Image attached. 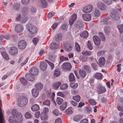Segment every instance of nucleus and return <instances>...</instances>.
I'll use <instances>...</instances> for the list:
<instances>
[{
    "mask_svg": "<svg viewBox=\"0 0 123 123\" xmlns=\"http://www.w3.org/2000/svg\"><path fill=\"white\" fill-rule=\"evenodd\" d=\"M20 81L21 83L24 85H25L27 84V80L24 78H21L20 79Z\"/></svg>",
    "mask_w": 123,
    "mask_h": 123,
    "instance_id": "obj_42",
    "label": "nucleus"
},
{
    "mask_svg": "<svg viewBox=\"0 0 123 123\" xmlns=\"http://www.w3.org/2000/svg\"><path fill=\"white\" fill-rule=\"evenodd\" d=\"M93 6L92 5H89L86 6L84 7L83 9V12L85 13H89L92 10Z\"/></svg>",
    "mask_w": 123,
    "mask_h": 123,
    "instance_id": "obj_8",
    "label": "nucleus"
},
{
    "mask_svg": "<svg viewBox=\"0 0 123 123\" xmlns=\"http://www.w3.org/2000/svg\"><path fill=\"white\" fill-rule=\"evenodd\" d=\"M75 50L78 52H80V46L76 42L75 43Z\"/></svg>",
    "mask_w": 123,
    "mask_h": 123,
    "instance_id": "obj_40",
    "label": "nucleus"
},
{
    "mask_svg": "<svg viewBox=\"0 0 123 123\" xmlns=\"http://www.w3.org/2000/svg\"><path fill=\"white\" fill-rule=\"evenodd\" d=\"M31 75L36 76L38 73V70L36 67H33L31 68L29 71Z\"/></svg>",
    "mask_w": 123,
    "mask_h": 123,
    "instance_id": "obj_9",
    "label": "nucleus"
},
{
    "mask_svg": "<svg viewBox=\"0 0 123 123\" xmlns=\"http://www.w3.org/2000/svg\"><path fill=\"white\" fill-rule=\"evenodd\" d=\"M110 15L111 17L115 20H118L119 18L118 13L115 10H113L111 12Z\"/></svg>",
    "mask_w": 123,
    "mask_h": 123,
    "instance_id": "obj_5",
    "label": "nucleus"
},
{
    "mask_svg": "<svg viewBox=\"0 0 123 123\" xmlns=\"http://www.w3.org/2000/svg\"><path fill=\"white\" fill-rule=\"evenodd\" d=\"M37 11L36 8L35 7L32 6L30 8V12L32 13H36Z\"/></svg>",
    "mask_w": 123,
    "mask_h": 123,
    "instance_id": "obj_48",
    "label": "nucleus"
},
{
    "mask_svg": "<svg viewBox=\"0 0 123 123\" xmlns=\"http://www.w3.org/2000/svg\"><path fill=\"white\" fill-rule=\"evenodd\" d=\"M26 27L31 34H35L37 31V29L36 26L30 24H29L26 25Z\"/></svg>",
    "mask_w": 123,
    "mask_h": 123,
    "instance_id": "obj_2",
    "label": "nucleus"
},
{
    "mask_svg": "<svg viewBox=\"0 0 123 123\" xmlns=\"http://www.w3.org/2000/svg\"><path fill=\"white\" fill-rule=\"evenodd\" d=\"M16 31L19 33L22 32L24 29L23 26L21 24L17 25L15 27Z\"/></svg>",
    "mask_w": 123,
    "mask_h": 123,
    "instance_id": "obj_12",
    "label": "nucleus"
},
{
    "mask_svg": "<svg viewBox=\"0 0 123 123\" xmlns=\"http://www.w3.org/2000/svg\"><path fill=\"white\" fill-rule=\"evenodd\" d=\"M59 47V45L57 43H52L50 45V49H55L58 48Z\"/></svg>",
    "mask_w": 123,
    "mask_h": 123,
    "instance_id": "obj_31",
    "label": "nucleus"
},
{
    "mask_svg": "<svg viewBox=\"0 0 123 123\" xmlns=\"http://www.w3.org/2000/svg\"><path fill=\"white\" fill-rule=\"evenodd\" d=\"M56 101L59 105H60L63 102V100L60 98L58 97L56 99Z\"/></svg>",
    "mask_w": 123,
    "mask_h": 123,
    "instance_id": "obj_45",
    "label": "nucleus"
},
{
    "mask_svg": "<svg viewBox=\"0 0 123 123\" xmlns=\"http://www.w3.org/2000/svg\"><path fill=\"white\" fill-rule=\"evenodd\" d=\"M53 113L56 116H58L60 115V113L58 111L57 109H55L52 111Z\"/></svg>",
    "mask_w": 123,
    "mask_h": 123,
    "instance_id": "obj_59",
    "label": "nucleus"
},
{
    "mask_svg": "<svg viewBox=\"0 0 123 123\" xmlns=\"http://www.w3.org/2000/svg\"><path fill=\"white\" fill-rule=\"evenodd\" d=\"M112 20L109 17L101 19L100 22L102 24H110L112 23Z\"/></svg>",
    "mask_w": 123,
    "mask_h": 123,
    "instance_id": "obj_7",
    "label": "nucleus"
},
{
    "mask_svg": "<svg viewBox=\"0 0 123 123\" xmlns=\"http://www.w3.org/2000/svg\"><path fill=\"white\" fill-rule=\"evenodd\" d=\"M61 83L60 82H57L54 83L53 85V87L55 89H57L61 85Z\"/></svg>",
    "mask_w": 123,
    "mask_h": 123,
    "instance_id": "obj_28",
    "label": "nucleus"
},
{
    "mask_svg": "<svg viewBox=\"0 0 123 123\" xmlns=\"http://www.w3.org/2000/svg\"><path fill=\"white\" fill-rule=\"evenodd\" d=\"M47 63L45 62H41L40 63V68L43 71H45L47 67Z\"/></svg>",
    "mask_w": 123,
    "mask_h": 123,
    "instance_id": "obj_16",
    "label": "nucleus"
},
{
    "mask_svg": "<svg viewBox=\"0 0 123 123\" xmlns=\"http://www.w3.org/2000/svg\"><path fill=\"white\" fill-rule=\"evenodd\" d=\"M100 11L98 9L95 10L94 12V17L97 18L100 16Z\"/></svg>",
    "mask_w": 123,
    "mask_h": 123,
    "instance_id": "obj_26",
    "label": "nucleus"
},
{
    "mask_svg": "<svg viewBox=\"0 0 123 123\" xmlns=\"http://www.w3.org/2000/svg\"><path fill=\"white\" fill-rule=\"evenodd\" d=\"M35 76L31 75L30 73L27 74L26 75L25 77L27 80L30 81H34L35 79Z\"/></svg>",
    "mask_w": 123,
    "mask_h": 123,
    "instance_id": "obj_18",
    "label": "nucleus"
},
{
    "mask_svg": "<svg viewBox=\"0 0 123 123\" xmlns=\"http://www.w3.org/2000/svg\"><path fill=\"white\" fill-rule=\"evenodd\" d=\"M68 27V26L65 24L63 25H62L61 27V28L62 30H66Z\"/></svg>",
    "mask_w": 123,
    "mask_h": 123,
    "instance_id": "obj_63",
    "label": "nucleus"
},
{
    "mask_svg": "<svg viewBox=\"0 0 123 123\" xmlns=\"http://www.w3.org/2000/svg\"><path fill=\"white\" fill-rule=\"evenodd\" d=\"M35 86L37 90L41 91L43 88V85L41 83H38L35 85Z\"/></svg>",
    "mask_w": 123,
    "mask_h": 123,
    "instance_id": "obj_25",
    "label": "nucleus"
},
{
    "mask_svg": "<svg viewBox=\"0 0 123 123\" xmlns=\"http://www.w3.org/2000/svg\"><path fill=\"white\" fill-rule=\"evenodd\" d=\"M79 73L81 77L84 78L85 76L86 73L82 69L80 70H79Z\"/></svg>",
    "mask_w": 123,
    "mask_h": 123,
    "instance_id": "obj_38",
    "label": "nucleus"
},
{
    "mask_svg": "<svg viewBox=\"0 0 123 123\" xmlns=\"http://www.w3.org/2000/svg\"><path fill=\"white\" fill-rule=\"evenodd\" d=\"M62 68L64 71H69L71 69L72 66L70 63H64L62 64Z\"/></svg>",
    "mask_w": 123,
    "mask_h": 123,
    "instance_id": "obj_4",
    "label": "nucleus"
},
{
    "mask_svg": "<svg viewBox=\"0 0 123 123\" xmlns=\"http://www.w3.org/2000/svg\"><path fill=\"white\" fill-rule=\"evenodd\" d=\"M8 121L10 123H18L14 117L10 116L9 117Z\"/></svg>",
    "mask_w": 123,
    "mask_h": 123,
    "instance_id": "obj_27",
    "label": "nucleus"
},
{
    "mask_svg": "<svg viewBox=\"0 0 123 123\" xmlns=\"http://www.w3.org/2000/svg\"><path fill=\"white\" fill-rule=\"evenodd\" d=\"M41 4L43 8H45L47 6V3L45 0H40Z\"/></svg>",
    "mask_w": 123,
    "mask_h": 123,
    "instance_id": "obj_37",
    "label": "nucleus"
},
{
    "mask_svg": "<svg viewBox=\"0 0 123 123\" xmlns=\"http://www.w3.org/2000/svg\"><path fill=\"white\" fill-rule=\"evenodd\" d=\"M67 102H64L63 104L60 107V109L62 111L64 110L66 107Z\"/></svg>",
    "mask_w": 123,
    "mask_h": 123,
    "instance_id": "obj_41",
    "label": "nucleus"
},
{
    "mask_svg": "<svg viewBox=\"0 0 123 123\" xmlns=\"http://www.w3.org/2000/svg\"><path fill=\"white\" fill-rule=\"evenodd\" d=\"M15 117L18 119L22 118V115L20 113H16V115Z\"/></svg>",
    "mask_w": 123,
    "mask_h": 123,
    "instance_id": "obj_57",
    "label": "nucleus"
},
{
    "mask_svg": "<svg viewBox=\"0 0 123 123\" xmlns=\"http://www.w3.org/2000/svg\"><path fill=\"white\" fill-rule=\"evenodd\" d=\"M20 5L18 3H15L13 4V8L14 10L16 11H18L20 9Z\"/></svg>",
    "mask_w": 123,
    "mask_h": 123,
    "instance_id": "obj_33",
    "label": "nucleus"
},
{
    "mask_svg": "<svg viewBox=\"0 0 123 123\" xmlns=\"http://www.w3.org/2000/svg\"><path fill=\"white\" fill-rule=\"evenodd\" d=\"M45 61L47 62L49 65L50 66L51 68V69L52 70L54 67V64L52 62L47 60H45Z\"/></svg>",
    "mask_w": 123,
    "mask_h": 123,
    "instance_id": "obj_53",
    "label": "nucleus"
},
{
    "mask_svg": "<svg viewBox=\"0 0 123 123\" xmlns=\"http://www.w3.org/2000/svg\"><path fill=\"white\" fill-rule=\"evenodd\" d=\"M69 79L70 81H72L75 80V77L73 73H70L69 76Z\"/></svg>",
    "mask_w": 123,
    "mask_h": 123,
    "instance_id": "obj_43",
    "label": "nucleus"
},
{
    "mask_svg": "<svg viewBox=\"0 0 123 123\" xmlns=\"http://www.w3.org/2000/svg\"><path fill=\"white\" fill-rule=\"evenodd\" d=\"M64 45V49L67 52L70 51L72 49V47L67 44Z\"/></svg>",
    "mask_w": 123,
    "mask_h": 123,
    "instance_id": "obj_24",
    "label": "nucleus"
},
{
    "mask_svg": "<svg viewBox=\"0 0 123 123\" xmlns=\"http://www.w3.org/2000/svg\"><path fill=\"white\" fill-rule=\"evenodd\" d=\"M84 26L83 23L80 20L77 21L74 24V27L76 30H77V31H79Z\"/></svg>",
    "mask_w": 123,
    "mask_h": 123,
    "instance_id": "obj_3",
    "label": "nucleus"
},
{
    "mask_svg": "<svg viewBox=\"0 0 123 123\" xmlns=\"http://www.w3.org/2000/svg\"><path fill=\"white\" fill-rule=\"evenodd\" d=\"M111 28L108 26L105 27L104 28V30L105 33L107 35L109 34L111 32Z\"/></svg>",
    "mask_w": 123,
    "mask_h": 123,
    "instance_id": "obj_29",
    "label": "nucleus"
},
{
    "mask_svg": "<svg viewBox=\"0 0 123 123\" xmlns=\"http://www.w3.org/2000/svg\"><path fill=\"white\" fill-rule=\"evenodd\" d=\"M68 87V86L67 84H64L61 85L60 87V88L62 90L66 89Z\"/></svg>",
    "mask_w": 123,
    "mask_h": 123,
    "instance_id": "obj_51",
    "label": "nucleus"
},
{
    "mask_svg": "<svg viewBox=\"0 0 123 123\" xmlns=\"http://www.w3.org/2000/svg\"><path fill=\"white\" fill-rule=\"evenodd\" d=\"M95 78L98 80H100L102 78V74L101 73H96L94 75Z\"/></svg>",
    "mask_w": 123,
    "mask_h": 123,
    "instance_id": "obj_34",
    "label": "nucleus"
},
{
    "mask_svg": "<svg viewBox=\"0 0 123 123\" xmlns=\"http://www.w3.org/2000/svg\"><path fill=\"white\" fill-rule=\"evenodd\" d=\"M43 104L44 105L49 106L50 104V102L49 100H45L43 102Z\"/></svg>",
    "mask_w": 123,
    "mask_h": 123,
    "instance_id": "obj_49",
    "label": "nucleus"
},
{
    "mask_svg": "<svg viewBox=\"0 0 123 123\" xmlns=\"http://www.w3.org/2000/svg\"><path fill=\"white\" fill-rule=\"evenodd\" d=\"M88 101L90 104L92 105H95L96 104V102L95 101L92 99H89L88 100Z\"/></svg>",
    "mask_w": 123,
    "mask_h": 123,
    "instance_id": "obj_56",
    "label": "nucleus"
},
{
    "mask_svg": "<svg viewBox=\"0 0 123 123\" xmlns=\"http://www.w3.org/2000/svg\"><path fill=\"white\" fill-rule=\"evenodd\" d=\"M82 54L85 55H91V52L90 51H87L85 52H82Z\"/></svg>",
    "mask_w": 123,
    "mask_h": 123,
    "instance_id": "obj_58",
    "label": "nucleus"
},
{
    "mask_svg": "<svg viewBox=\"0 0 123 123\" xmlns=\"http://www.w3.org/2000/svg\"><path fill=\"white\" fill-rule=\"evenodd\" d=\"M25 116L26 118L29 119L31 118L32 116L29 112H27L25 113Z\"/></svg>",
    "mask_w": 123,
    "mask_h": 123,
    "instance_id": "obj_44",
    "label": "nucleus"
},
{
    "mask_svg": "<svg viewBox=\"0 0 123 123\" xmlns=\"http://www.w3.org/2000/svg\"><path fill=\"white\" fill-rule=\"evenodd\" d=\"M88 121L87 119H84L81 120L80 123H88Z\"/></svg>",
    "mask_w": 123,
    "mask_h": 123,
    "instance_id": "obj_64",
    "label": "nucleus"
},
{
    "mask_svg": "<svg viewBox=\"0 0 123 123\" xmlns=\"http://www.w3.org/2000/svg\"><path fill=\"white\" fill-rule=\"evenodd\" d=\"M1 54L4 58L6 60H8L9 59V58L8 55L5 52H1Z\"/></svg>",
    "mask_w": 123,
    "mask_h": 123,
    "instance_id": "obj_35",
    "label": "nucleus"
},
{
    "mask_svg": "<svg viewBox=\"0 0 123 123\" xmlns=\"http://www.w3.org/2000/svg\"><path fill=\"white\" fill-rule=\"evenodd\" d=\"M103 1L108 5H110L112 2V0H103Z\"/></svg>",
    "mask_w": 123,
    "mask_h": 123,
    "instance_id": "obj_61",
    "label": "nucleus"
},
{
    "mask_svg": "<svg viewBox=\"0 0 123 123\" xmlns=\"http://www.w3.org/2000/svg\"><path fill=\"white\" fill-rule=\"evenodd\" d=\"M83 116L82 115H74L73 117V119L75 122H78L82 118Z\"/></svg>",
    "mask_w": 123,
    "mask_h": 123,
    "instance_id": "obj_19",
    "label": "nucleus"
},
{
    "mask_svg": "<svg viewBox=\"0 0 123 123\" xmlns=\"http://www.w3.org/2000/svg\"><path fill=\"white\" fill-rule=\"evenodd\" d=\"M97 91L99 94H101L106 91V89L101 84H98L97 87Z\"/></svg>",
    "mask_w": 123,
    "mask_h": 123,
    "instance_id": "obj_6",
    "label": "nucleus"
},
{
    "mask_svg": "<svg viewBox=\"0 0 123 123\" xmlns=\"http://www.w3.org/2000/svg\"><path fill=\"white\" fill-rule=\"evenodd\" d=\"M18 101V105L20 107H22L27 104L28 100L26 97L22 96L19 97Z\"/></svg>",
    "mask_w": 123,
    "mask_h": 123,
    "instance_id": "obj_1",
    "label": "nucleus"
},
{
    "mask_svg": "<svg viewBox=\"0 0 123 123\" xmlns=\"http://www.w3.org/2000/svg\"><path fill=\"white\" fill-rule=\"evenodd\" d=\"M26 45L25 41L24 40L20 41L18 44V48L21 49H24Z\"/></svg>",
    "mask_w": 123,
    "mask_h": 123,
    "instance_id": "obj_10",
    "label": "nucleus"
},
{
    "mask_svg": "<svg viewBox=\"0 0 123 123\" xmlns=\"http://www.w3.org/2000/svg\"><path fill=\"white\" fill-rule=\"evenodd\" d=\"M82 17L83 19L85 21H88L91 19V16L90 14H83Z\"/></svg>",
    "mask_w": 123,
    "mask_h": 123,
    "instance_id": "obj_20",
    "label": "nucleus"
},
{
    "mask_svg": "<svg viewBox=\"0 0 123 123\" xmlns=\"http://www.w3.org/2000/svg\"><path fill=\"white\" fill-rule=\"evenodd\" d=\"M28 17H22V19H21V22L22 23H25L27 20L28 19Z\"/></svg>",
    "mask_w": 123,
    "mask_h": 123,
    "instance_id": "obj_55",
    "label": "nucleus"
},
{
    "mask_svg": "<svg viewBox=\"0 0 123 123\" xmlns=\"http://www.w3.org/2000/svg\"><path fill=\"white\" fill-rule=\"evenodd\" d=\"M91 67L90 66L86 65L83 66L85 70L88 73H90L91 72Z\"/></svg>",
    "mask_w": 123,
    "mask_h": 123,
    "instance_id": "obj_39",
    "label": "nucleus"
},
{
    "mask_svg": "<svg viewBox=\"0 0 123 123\" xmlns=\"http://www.w3.org/2000/svg\"><path fill=\"white\" fill-rule=\"evenodd\" d=\"M31 110L33 111H36L39 109V107L38 105L36 104L33 105L31 107Z\"/></svg>",
    "mask_w": 123,
    "mask_h": 123,
    "instance_id": "obj_32",
    "label": "nucleus"
},
{
    "mask_svg": "<svg viewBox=\"0 0 123 123\" xmlns=\"http://www.w3.org/2000/svg\"><path fill=\"white\" fill-rule=\"evenodd\" d=\"M99 64L100 67L103 66L105 64V58L103 57H101L99 60Z\"/></svg>",
    "mask_w": 123,
    "mask_h": 123,
    "instance_id": "obj_21",
    "label": "nucleus"
},
{
    "mask_svg": "<svg viewBox=\"0 0 123 123\" xmlns=\"http://www.w3.org/2000/svg\"><path fill=\"white\" fill-rule=\"evenodd\" d=\"M60 75V72L58 71V70L56 69L55 70L54 73V75L56 77H58Z\"/></svg>",
    "mask_w": 123,
    "mask_h": 123,
    "instance_id": "obj_47",
    "label": "nucleus"
},
{
    "mask_svg": "<svg viewBox=\"0 0 123 123\" xmlns=\"http://www.w3.org/2000/svg\"><path fill=\"white\" fill-rule=\"evenodd\" d=\"M70 104L74 106H77L78 105V103L72 100L70 101Z\"/></svg>",
    "mask_w": 123,
    "mask_h": 123,
    "instance_id": "obj_62",
    "label": "nucleus"
},
{
    "mask_svg": "<svg viewBox=\"0 0 123 123\" xmlns=\"http://www.w3.org/2000/svg\"><path fill=\"white\" fill-rule=\"evenodd\" d=\"M77 15L76 14H74L72 16L69 20L70 25H71L74 23V21L77 18Z\"/></svg>",
    "mask_w": 123,
    "mask_h": 123,
    "instance_id": "obj_14",
    "label": "nucleus"
},
{
    "mask_svg": "<svg viewBox=\"0 0 123 123\" xmlns=\"http://www.w3.org/2000/svg\"><path fill=\"white\" fill-rule=\"evenodd\" d=\"M98 7L100 10H104L105 8V5L101 2L99 1L97 3Z\"/></svg>",
    "mask_w": 123,
    "mask_h": 123,
    "instance_id": "obj_17",
    "label": "nucleus"
},
{
    "mask_svg": "<svg viewBox=\"0 0 123 123\" xmlns=\"http://www.w3.org/2000/svg\"><path fill=\"white\" fill-rule=\"evenodd\" d=\"M93 40L95 44L96 45H98L100 43V40L98 36H95L93 37Z\"/></svg>",
    "mask_w": 123,
    "mask_h": 123,
    "instance_id": "obj_15",
    "label": "nucleus"
},
{
    "mask_svg": "<svg viewBox=\"0 0 123 123\" xmlns=\"http://www.w3.org/2000/svg\"><path fill=\"white\" fill-rule=\"evenodd\" d=\"M22 13L25 15L28 14L29 12V8L28 6H25L23 8L22 10Z\"/></svg>",
    "mask_w": 123,
    "mask_h": 123,
    "instance_id": "obj_23",
    "label": "nucleus"
},
{
    "mask_svg": "<svg viewBox=\"0 0 123 123\" xmlns=\"http://www.w3.org/2000/svg\"><path fill=\"white\" fill-rule=\"evenodd\" d=\"M88 48L90 50L92 49H93V46L92 45L90 41H88L87 43Z\"/></svg>",
    "mask_w": 123,
    "mask_h": 123,
    "instance_id": "obj_60",
    "label": "nucleus"
},
{
    "mask_svg": "<svg viewBox=\"0 0 123 123\" xmlns=\"http://www.w3.org/2000/svg\"><path fill=\"white\" fill-rule=\"evenodd\" d=\"M99 36L100 38V39L102 41H104L105 40V38L103 34L100 32H99Z\"/></svg>",
    "mask_w": 123,
    "mask_h": 123,
    "instance_id": "obj_46",
    "label": "nucleus"
},
{
    "mask_svg": "<svg viewBox=\"0 0 123 123\" xmlns=\"http://www.w3.org/2000/svg\"><path fill=\"white\" fill-rule=\"evenodd\" d=\"M118 28L120 33H122L123 32V24L121 25L118 26Z\"/></svg>",
    "mask_w": 123,
    "mask_h": 123,
    "instance_id": "obj_54",
    "label": "nucleus"
},
{
    "mask_svg": "<svg viewBox=\"0 0 123 123\" xmlns=\"http://www.w3.org/2000/svg\"><path fill=\"white\" fill-rule=\"evenodd\" d=\"M18 52L17 48L15 47H11L10 49V54L12 55H14L16 54Z\"/></svg>",
    "mask_w": 123,
    "mask_h": 123,
    "instance_id": "obj_11",
    "label": "nucleus"
},
{
    "mask_svg": "<svg viewBox=\"0 0 123 123\" xmlns=\"http://www.w3.org/2000/svg\"><path fill=\"white\" fill-rule=\"evenodd\" d=\"M32 95L35 97H37L38 95L39 92L36 89H33L32 91Z\"/></svg>",
    "mask_w": 123,
    "mask_h": 123,
    "instance_id": "obj_22",
    "label": "nucleus"
},
{
    "mask_svg": "<svg viewBox=\"0 0 123 123\" xmlns=\"http://www.w3.org/2000/svg\"><path fill=\"white\" fill-rule=\"evenodd\" d=\"M62 34L59 33L56 34L55 36V39L57 42H59L62 39Z\"/></svg>",
    "mask_w": 123,
    "mask_h": 123,
    "instance_id": "obj_13",
    "label": "nucleus"
},
{
    "mask_svg": "<svg viewBox=\"0 0 123 123\" xmlns=\"http://www.w3.org/2000/svg\"><path fill=\"white\" fill-rule=\"evenodd\" d=\"M80 96L79 95L73 96V99L77 102H79L80 100Z\"/></svg>",
    "mask_w": 123,
    "mask_h": 123,
    "instance_id": "obj_50",
    "label": "nucleus"
},
{
    "mask_svg": "<svg viewBox=\"0 0 123 123\" xmlns=\"http://www.w3.org/2000/svg\"><path fill=\"white\" fill-rule=\"evenodd\" d=\"M72 108V107H69L66 110L65 112L67 115H70L73 112Z\"/></svg>",
    "mask_w": 123,
    "mask_h": 123,
    "instance_id": "obj_36",
    "label": "nucleus"
},
{
    "mask_svg": "<svg viewBox=\"0 0 123 123\" xmlns=\"http://www.w3.org/2000/svg\"><path fill=\"white\" fill-rule=\"evenodd\" d=\"M70 86L71 87L73 88L76 89L78 86L77 83H73L70 84Z\"/></svg>",
    "mask_w": 123,
    "mask_h": 123,
    "instance_id": "obj_52",
    "label": "nucleus"
},
{
    "mask_svg": "<svg viewBox=\"0 0 123 123\" xmlns=\"http://www.w3.org/2000/svg\"><path fill=\"white\" fill-rule=\"evenodd\" d=\"M80 36L84 38H86L88 36V33L86 31H85L80 34Z\"/></svg>",
    "mask_w": 123,
    "mask_h": 123,
    "instance_id": "obj_30",
    "label": "nucleus"
}]
</instances>
